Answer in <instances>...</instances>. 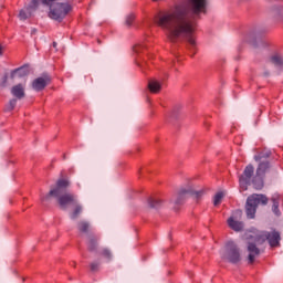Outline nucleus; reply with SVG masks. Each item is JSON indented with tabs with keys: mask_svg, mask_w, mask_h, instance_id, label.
Segmentation results:
<instances>
[{
	"mask_svg": "<svg viewBox=\"0 0 283 283\" xmlns=\"http://www.w3.org/2000/svg\"><path fill=\"white\" fill-rule=\"evenodd\" d=\"M254 160L258 163V160H260V156H254Z\"/></svg>",
	"mask_w": 283,
	"mask_h": 283,
	"instance_id": "nucleus-29",
	"label": "nucleus"
},
{
	"mask_svg": "<svg viewBox=\"0 0 283 283\" xmlns=\"http://www.w3.org/2000/svg\"><path fill=\"white\" fill-rule=\"evenodd\" d=\"M189 196H193L198 200L199 198H202V196H205V190H197V191H193L191 189L180 190L176 199L174 200L175 209H178L180 205H185V201L187 200V198H189Z\"/></svg>",
	"mask_w": 283,
	"mask_h": 283,
	"instance_id": "nucleus-7",
	"label": "nucleus"
},
{
	"mask_svg": "<svg viewBox=\"0 0 283 283\" xmlns=\"http://www.w3.org/2000/svg\"><path fill=\"white\" fill-rule=\"evenodd\" d=\"M17 107V98H13L9 102V104L6 106V112H12Z\"/></svg>",
	"mask_w": 283,
	"mask_h": 283,
	"instance_id": "nucleus-25",
	"label": "nucleus"
},
{
	"mask_svg": "<svg viewBox=\"0 0 283 283\" xmlns=\"http://www.w3.org/2000/svg\"><path fill=\"white\" fill-rule=\"evenodd\" d=\"M221 259L224 262H230V264H238L242 260L240 254V248L233 241H228L224 249L221 251Z\"/></svg>",
	"mask_w": 283,
	"mask_h": 283,
	"instance_id": "nucleus-5",
	"label": "nucleus"
},
{
	"mask_svg": "<svg viewBox=\"0 0 283 283\" xmlns=\"http://www.w3.org/2000/svg\"><path fill=\"white\" fill-rule=\"evenodd\" d=\"M11 94L15 98H18V101H21V98H25V87L23 86V84L14 85L11 88Z\"/></svg>",
	"mask_w": 283,
	"mask_h": 283,
	"instance_id": "nucleus-12",
	"label": "nucleus"
},
{
	"mask_svg": "<svg viewBox=\"0 0 283 283\" xmlns=\"http://www.w3.org/2000/svg\"><path fill=\"white\" fill-rule=\"evenodd\" d=\"M280 240L282 237L280 232L273 231H261L248 238V264H253L255 262V258H260L262 251L258 247H262L264 242H269L272 249L280 247Z\"/></svg>",
	"mask_w": 283,
	"mask_h": 283,
	"instance_id": "nucleus-2",
	"label": "nucleus"
},
{
	"mask_svg": "<svg viewBox=\"0 0 283 283\" xmlns=\"http://www.w3.org/2000/svg\"><path fill=\"white\" fill-rule=\"evenodd\" d=\"M271 63H273V65H276V67H282L283 65V59L280 55H273L271 57Z\"/></svg>",
	"mask_w": 283,
	"mask_h": 283,
	"instance_id": "nucleus-23",
	"label": "nucleus"
},
{
	"mask_svg": "<svg viewBox=\"0 0 283 283\" xmlns=\"http://www.w3.org/2000/svg\"><path fill=\"white\" fill-rule=\"evenodd\" d=\"M50 83H52V77H50L48 74H43L32 82V87L35 92H43V90H45Z\"/></svg>",
	"mask_w": 283,
	"mask_h": 283,
	"instance_id": "nucleus-10",
	"label": "nucleus"
},
{
	"mask_svg": "<svg viewBox=\"0 0 283 283\" xmlns=\"http://www.w3.org/2000/svg\"><path fill=\"white\" fill-rule=\"evenodd\" d=\"M53 48H56V42H53Z\"/></svg>",
	"mask_w": 283,
	"mask_h": 283,
	"instance_id": "nucleus-33",
	"label": "nucleus"
},
{
	"mask_svg": "<svg viewBox=\"0 0 283 283\" xmlns=\"http://www.w3.org/2000/svg\"><path fill=\"white\" fill-rule=\"evenodd\" d=\"M97 43H101V40H97Z\"/></svg>",
	"mask_w": 283,
	"mask_h": 283,
	"instance_id": "nucleus-35",
	"label": "nucleus"
},
{
	"mask_svg": "<svg viewBox=\"0 0 283 283\" xmlns=\"http://www.w3.org/2000/svg\"><path fill=\"white\" fill-rule=\"evenodd\" d=\"M98 255H102V258H105L106 260H112V250L107 248H102L99 252H97Z\"/></svg>",
	"mask_w": 283,
	"mask_h": 283,
	"instance_id": "nucleus-21",
	"label": "nucleus"
},
{
	"mask_svg": "<svg viewBox=\"0 0 283 283\" xmlns=\"http://www.w3.org/2000/svg\"><path fill=\"white\" fill-rule=\"evenodd\" d=\"M7 81H8V75L4 76V83H7Z\"/></svg>",
	"mask_w": 283,
	"mask_h": 283,
	"instance_id": "nucleus-32",
	"label": "nucleus"
},
{
	"mask_svg": "<svg viewBox=\"0 0 283 283\" xmlns=\"http://www.w3.org/2000/svg\"><path fill=\"white\" fill-rule=\"evenodd\" d=\"M39 8V4L36 7L32 6V0L31 3L29 6V8L27 9H22L19 13V19L21 21H25V19H30V17H32V11L31 10H36Z\"/></svg>",
	"mask_w": 283,
	"mask_h": 283,
	"instance_id": "nucleus-13",
	"label": "nucleus"
},
{
	"mask_svg": "<svg viewBox=\"0 0 283 283\" xmlns=\"http://www.w3.org/2000/svg\"><path fill=\"white\" fill-rule=\"evenodd\" d=\"M272 211L275 216H281V212H280V196L279 195H274L272 198Z\"/></svg>",
	"mask_w": 283,
	"mask_h": 283,
	"instance_id": "nucleus-17",
	"label": "nucleus"
},
{
	"mask_svg": "<svg viewBox=\"0 0 283 283\" xmlns=\"http://www.w3.org/2000/svg\"><path fill=\"white\" fill-rule=\"evenodd\" d=\"M91 228L92 226L86 220H81L77 222V230L80 231V233H90Z\"/></svg>",
	"mask_w": 283,
	"mask_h": 283,
	"instance_id": "nucleus-19",
	"label": "nucleus"
},
{
	"mask_svg": "<svg viewBox=\"0 0 283 283\" xmlns=\"http://www.w3.org/2000/svg\"><path fill=\"white\" fill-rule=\"evenodd\" d=\"M135 54H140V52H143V50H145V45L143 44H136L134 48H133Z\"/></svg>",
	"mask_w": 283,
	"mask_h": 283,
	"instance_id": "nucleus-26",
	"label": "nucleus"
},
{
	"mask_svg": "<svg viewBox=\"0 0 283 283\" xmlns=\"http://www.w3.org/2000/svg\"><path fill=\"white\" fill-rule=\"evenodd\" d=\"M224 198V192H217L213 198L214 207H218L222 203V199Z\"/></svg>",
	"mask_w": 283,
	"mask_h": 283,
	"instance_id": "nucleus-24",
	"label": "nucleus"
},
{
	"mask_svg": "<svg viewBox=\"0 0 283 283\" xmlns=\"http://www.w3.org/2000/svg\"><path fill=\"white\" fill-rule=\"evenodd\" d=\"M67 187H70V180L59 179L56 181V187L51 188L49 193L40 196L41 202H50L51 198H56L57 205H60L61 209L65 210L73 207L76 205L78 199H76V195L65 191Z\"/></svg>",
	"mask_w": 283,
	"mask_h": 283,
	"instance_id": "nucleus-3",
	"label": "nucleus"
},
{
	"mask_svg": "<svg viewBox=\"0 0 283 283\" xmlns=\"http://www.w3.org/2000/svg\"><path fill=\"white\" fill-rule=\"evenodd\" d=\"M255 168L250 164L244 168L243 174L239 177V184L243 191H247L249 185H253V179L255 178V176H253Z\"/></svg>",
	"mask_w": 283,
	"mask_h": 283,
	"instance_id": "nucleus-8",
	"label": "nucleus"
},
{
	"mask_svg": "<svg viewBox=\"0 0 283 283\" xmlns=\"http://www.w3.org/2000/svg\"><path fill=\"white\" fill-rule=\"evenodd\" d=\"M136 19V15H134V14H129V15H127V18H126V25H132V23H134V20Z\"/></svg>",
	"mask_w": 283,
	"mask_h": 283,
	"instance_id": "nucleus-27",
	"label": "nucleus"
},
{
	"mask_svg": "<svg viewBox=\"0 0 283 283\" xmlns=\"http://www.w3.org/2000/svg\"><path fill=\"white\" fill-rule=\"evenodd\" d=\"M269 169V163L263 161L259 164V167L256 169V174L254 178L252 179V185L254 189H262L264 187V174H266V170Z\"/></svg>",
	"mask_w": 283,
	"mask_h": 283,
	"instance_id": "nucleus-9",
	"label": "nucleus"
},
{
	"mask_svg": "<svg viewBox=\"0 0 283 283\" xmlns=\"http://www.w3.org/2000/svg\"><path fill=\"white\" fill-rule=\"evenodd\" d=\"M50 8L49 17L54 21H63L64 17H67V13L72 10V7L69 3H54L44 4Z\"/></svg>",
	"mask_w": 283,
	"mask_h": 283,
	"instance_id": "nucleus-6",
	"label": "nucleus"
},
{
	"mask_svg": "<svg viewBox=\"0 0 283 283\" xmlns=\"http://www.w3.org/2000/svg\"><path fill=\"white\" fill-rule=\"evenodd\" d=\"M53 1L56 0H32V7L36 8L38 6H51Z\"/></svg>",
	"mask_w": 283,
	"mask_h": 283,
	"instance_id": "nucleus-22",
	"label": "nucleus"
},
{
	"mask_svg": "<svg viewBox=\"0 0 283 283\" xmlns=\"http://www.w3.org/2000/svg\"><path fill=\"white\" fill-rule=\"evenodd\" d=\"M20 76V77H23V76H28V74H30V65H23L14 71H12L11 73V77L14 78V76Z\"/></svg>",
	"mask_w": 283,
	"mask_h": 283,
	"instance_id": "nucleus-16",
	"label": "nucleus"
},
{
	"mask_svg": "<svg viewBox=\"0 0 283 283\" xmlns=\"http://www.w3.org/2000/svg\"><path fill=\"white\" fill-rule=\"evenodd\" d=\"M91 271L93 272L98 271V263H91Z\"/></svg>",
	"mask_w": 283,
	"mask_h": 283,
	"instance_id": "nucleus-28",
	"label": "nucleus"
},
{
	"mask_svg": "<svg viewBox=\"0 0 283 283\" xmlns=\"http://www.w3.org/2000/svg\"><path fill=\"white\" fill-rule=\"evenodd\" d=\"M148 90L151 94H158L163 90V84L158 80L148 81Z\"/></svg>",
	"mask_w": 283,
	"mask_h": 283,
	"instance_id": "nucleus-14",
	"label": "nucleus"
},
{
	"mask_svg": "<svg viewBox=\"0 0 283 283\" xmlns=\"http://www.w3.org/2000/svg\"><path fill=\"white\" fill-rule=\"evenodd\" d=\"M228 226L230 227V229H232V231H242V229H244V223L242 221H237L235 219H233V217H230L228 219Z\"/></svg>",
	"mask_w": 283,
	"mask_h": 283,
	"instance_id": "nucleus-15",
	"label": "nucleus"
},
{
	"mask_svg": "<svg viewBox=\"0 0 283 283\" xmlns=\"http://www.w3.org/2000/svg\"><path fill=\"white\" fill-rule=\"evenodd\" d=\"M148 207H150V209H160V207H163V200L149 198Z\"/></svg>",
	"mask_w": 283,
	"mask_h": 283,
	"instance_id": "nucleus-20",
	"label": "nucleus"
},
{
	"mask_svg": "<svg viewBox=\"0 0 283 283\" xmlns=\"http://www.w3.org/2000/svg\"><path fill=\"white\" fill-rule=\"evenodd\" d=\"M101 240V237L96 234H90L86 241L87 250L91 253H98V242Z\"/></svg>",
	"mask_w": 283,
	"mask_h": 283,
	"instance_id": "nucleus-11",
	"label": "nucleus"
},
{
	"mask_svg": "<svg viewBox=\"0 0 283 283\" xmlns=\"http://www.w3.org/2000/svg\"><path fill=\"white\" fill-rule=\"evenodd\" d=\"M239 214L242 216V211H239Z\"/></svg>",
	"mask_w": 283,
	"mask_h": 283,
	"instance_id": "nucleus-34",
	"label": "nucleus"
},
{
	"mask_svg": "<svg viewBox=\"0 0 283 283\" xmlns=\"http://www.w3.org/2000/svg\"><path fill=\"white\" fill-rule=\"evenodd\" d=\"M259 205H269V198L265 195H251L247 199L245 213L250 220L255 218Z\"/></svg>",
	"mask_w": 283,
	"mask_h": 283,
	"instance_id": "nucleus-4",
	"label": "nucleus"
},
{
	"mask_svg": "<svg viewBox=\"0 0 283 283\" xmlns=\"http://www.w3.org/2000/svg\"><path fill=\"white\" fill-rule=\"evenodd\" d=\"M73 211L71 212V220H76V218H78V216H81V213H83V206L81 203L75 202L73 205Z\"/></svg>",
	"mask_w": 283,
	"mask_h": 283,
	"instance_id": "nucleus-18",
	"label": "nucleus"
},
{
	"mask_svg": "<svg viewBox=\"0 0 283 283\" xmlns=\"http://www.w3.org/2000/svg\"><path fill=\"white\" fill-rule=\"evenodd\" d=\"M207 0H185L155 17L157 25L166 31L171 43H176L181 36L186 39L190 56H196L198 50L193 32L197 19L200 14H207Z\"/></svg>",
	"mask_w": 283,
	"mask_h": 283,
	"instance_id": "nucleus-1",
	"label": "nucleus"
},
{
	"mask_svg": "<svg viewBox=\"0 0 283 283\" xmlns=\"http://www.w3.org/2000/svg\"><path fill=\"white\" fill-rule=\"evenodd\" d=\"M139 65V67H142V70H145V65H143V64H138Z\"/></svg>",
	"mask_w": 283,
	"mask_h": 283,
	"instance_id": "nucleus-31",
	"label": "nucleus"
},
{
	"mask_svg": "<svg viewBox=\"0 0 283 283\" xmlns=\"http://www.w3.org/2000/svg\"><path fill=\"white\" fill-rule=\"evenodd\" d=\"M3 54V48L0 46V56Z\"/></svg>",
	"mask_w": 283,
	"mask_h": 283,
	"instance_id": "nucleus-30",
	"label": "nucleus"
}]
</instances>
